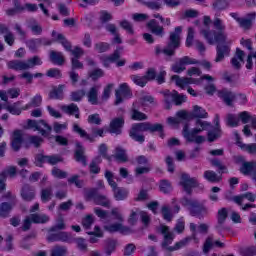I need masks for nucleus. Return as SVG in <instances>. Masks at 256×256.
<instances>
[{
  "label": "nucleus",
  "mask_w": 256,
  "mask_h": 256,
  "mask_svg": "<svg viewBox=\"0 0 256 256\" xmlns=\"http://www.w3.org/2000/svg\"><path fill=\"white\" fill-rule=\"evenodd\" d=\"M62 161L63 157L60 155L45 156L40 154L35 158L37 167H41L42 163H48V165H57V163H61Z\"/></svg>",
  "instance_id": "obj_18"
},
{
  "label": "nucleus",
  "mask_w": 256,
  "mask_h": 256,
  "mask_svg": "<svg viewBox=\"0 0 256 256\" xmlns=\"http://www.w3.org/2000/svg\"><path fill=\"white\" fill-rule=\"evenodd\" d=\"M52 37L54 41L61 43L66 51H70L71 55L73 56L71 58L72 69H83V63L79 61V58L82 57V55L85 53L83 48L75 47L71 50V43L65 39L63 34H59L55 31L52 32Z\"/></svg>",
  "instance_id": "obj_3"
},
{
  "label": "nucleus",
  "mask_w": 256,
  "mask_h": 256,
  "mask_svg": "<svg viewBox=\"0 0 256 256\" xmlns=\"http://www.w3.org/2000/svg\"><path fill=\"white\" fill-rule=\"evenodd\" d=\"M121 51H123V47H118L112 55L101 56L100 61L103 64V67H111V63H116L117 67H123L126 61L125 59L119 60V57H121Z\"/></svg>",
  "instance_id": "obj_11"
},
{
  "label": "nucleus",
  "mask_w": 256,
  "mask_h": 256,
  "mask_svg": "<svg viewBox=\"0 0 256 256\" xmlns=\"http://www.w3.org/2000/svg\"><path fill=\"white\" fill-rule=\"evenodd\" d=\"M201 80L208 82V85L204 87L207 95H213L215 91H217V88H215V84H213L215 82V78L213 76L206 74L201 76Z\"/></svg>",
  "instance_id": "obj_27"
},
{
  "label": "nucleus",
  "mask_w": 256,
  "mask_h": 256,
  "mask_svg": "<svg viewBox=\"0 0 256 256\" xmlns=\"http://www.w3.org/2000/svg\"><path fill=\"white\" fill-rule=\"evenodd\" d=\"M133 94L131 93V88L127 83H122L119 87V90L116 91V101L115 105L123 103V99H131Z\"/></svg>",
  "instance_id": "obj_19"
},
{
  "label": "nucleus",
  "mask_w": 256,
  "mask_h": 256,
  "mask_svg": "<svg viewBox=\"0 0 256 256\" xmlns=\"http://www.w3.org/2000/svg\"><path fill=\"white\" fill-rule=\"evenodd\" d=\"M19 95H21V89L19 88H10L8 91L0 90V99L2 101H8L9 97L17 99Z\"/></svg>",
  "instance_id": "obj_26"
},
{
  "label": "nucleus",
  "mask_w": 256,
  "mask_h": 256,
  "mask_svg": "<svg viewBox=\"0 0 256 256\" xmlns=\"http://www.w3.org/2000/svg\"><path fill=\"white\" fill-rule=\"evenodd\" d=\"M204 179L210 183H219V181H221V176L217 175L214 171L207 170L204 172Z\"/></svg>",
  "instance_id": "obj_48"
},
{
  "label": "nucleus",
  "mask_w": 256,
  "mask_h": 256,
  "mask_svg": "<svg viewBox=\"0 0 256 256\" xmlns=\"http://www.w3.org/2000/svg\"><path fill=\"white\" fill-rule=\"evenodd\" d=\"M21 197L24 201H33L35 199V188L25 185L22 188Z\"/></svg>",
  "instance_id": "obj_35"
},
{
  "label": "nucleus",
  "mask_w": 256,
  "mask_h": 256,
  "mask_svg": "<svg viewBox=\"0 0 256 256\" xmlns=\"http://www.w3.org/2000/svg\"><path fill=\"white\" fill-rule=\"evenodd\" d=\"M218 97H220V99H223V101L225 102L226 105H231V103H233V101H235V94L228 90L219 91Z\"/></svg>",
  "instance_id": "obj_40"
},
{
  "label": "nucleus",
  "mask_w": 256,
  "mask_h": 256,
  "mask_svg": "<svg viewBox=\"0 0 256 256\" xmlns=\"http://www.w3.org/2000/svg\"><path fill=\"white\" fill-rule=\"evenodd\" d=\"M125 124V120L123 118H115L110 122V133H114L115 135H119L121 133V129H123V125Z\"/></svg>",
  "instance_id": "obj_30"
},
{
  "label": "nucleus",
  "mask_w": 256,
  "mask_h": 256,
  "mask_svg": "<svg viewBox=\"0 0 256 256\" xmlns=\"http://www.w3.org/2000/svg\"><path fill=\"white\" fill-rule=\"evenodd\" d=\"M183 31V28L181 26H178L175 28L174 32L170 33V41L166 48L161 50L159 46H156V54L159 55V53H164V55H168V57H171L175 55V49H179L181 45V33Z\"/></svg>",
  "instance_id": "obj_6"
},
{
  "label": "nucleus",
  "mask_w": 256,
  "mask_h": 256,
  "mask_svg": "<svg viewBox=\"0 0 256 256\" xmlns=\"http://www.w3.org/2000/svg\"><path fill=\"white\" fill-rule=\"evenodd\" d=\"M114 177L113 172L106 170L105 178L107 179L108 185H110L114 191V199H116V201H125V199L129 197V190L125 188H117V183L113 180Z\"/></svg>",
  "instance_id": "obj_9"
},
{
  "label": "nucleus",
  "mask_w": 256,
  "mask_h": 256,
  "mask_svg": "<svg viewBox=\"0 0 256 256\" xmlns=\"http://www.w3.org/2000/svg\"><path fill=\"white\" fill-rule=\"evenodd\" d=\"M6 111L11 113V115H21L22 111H25L23 107L21 108V102H16L12 105L6 106Z\"/></svg>",
  "instance_id": "obj_46"
},
{
  "label": "nucleus",
  "mask_w": 256,
  "mask_h": 256,
  "mask_svg": "<svg viewBox=\"0 0 256 256\" xmlns=\"http://www.w3.org/2000/svg\"><path fill=\"white\" fill-rule=\"evenodd\" d=\"M160 231L164 236L162 247H167L168 245H171V243H173V239H175V235L173 234V232L169 231V227L167 226H161Z\"/></svg>",
  "instance_id": "obj_28"
},
{
  "label": "nucleus",
  "mask_w": 256,
  "mask_h": 256,
  "mask_svg": "<svg viewBox=\"0 0 256 256\" xmlns=\"http://www.w3.org/2000/svg\"><path fill=\"white\" fill-rule=\"evenodd\" d=\"M7 175L9 177H14L15 175H17V168L14 166H10L0 174V193L5 199H15V196H13L11 192H7L5 194V181H7Z\"/></svg>",
  "instance_id": "obj_12"
},
{
  "label": "nucleus",
  "mask_w": 256,
  "mask_h": 256,
  "mask_svg": "<svg viewBox=\"0 0 256 256\" xmlns=\"http://www.w3.org/2000/svg\"><path fill=\"white\" fill-rule=\"evenodd\" d=\"M116 248H117V240L108 239L106 241V246H105L106 254L111 255V253H113V251H115Z\"/></svg>",
  "instance_id": "obj_55"
},
{
  "label": "nucleus",
  "mask_w": 256,
  "mask_h": 256,
  "mask_svg": "<svg viewBox=\"0 0 256 256\" xmlns=\"http://www.w3.org/2000/svg\"><path fill=\"white\" fill-rule=\"evenodd\" d=\"M0 34L4 35V41L9 45L10 47L13 46L15 43V35L9 31V28L7 26L0 24Z\"/></svg>",
  "instance_id": "obj_29"
},
{
  "label": "nucleus",
  "mask_w": 256,
  "mask_h": 256,
  "mask_svg": "<svg viewBox=\"0 0 256 256\" xmlns=\"http://www.w3.org/2000/svg\"><path fill=\"white\" fill-rule=\"evenodd\" d=\"M41 103H43V97L40 94H36L34 97L31 98L28 104L23 106V109L27 111L35 107H41Z\"/></svg>",
  "instance_id": "obj_37"
},
{
  "label": "nucleus",
  "mask_w": 256,
  "mask_h": 256,
  "mask_svg": "<svg viewBox=\"0 0 256 256\" xmlns=\"http://www.w3.org/2000/svg\"><path fill=\"white\" fill-rule=\"evenodd\" d=\"M94 203L96 205H101L102 207H109V205H110L109 199H107V197L102 196V195L95 196Z\"/></svg>",
  "instance_id": "obj_57"
},
{
  "label": "nucleus",
  "mask_w": 256,
  "mask_h": 256,
  "mask_svg": "<svg viewBox=\"0 0 256 256\" xmlns=\"http://www.w3.org/2000/svg\"><path fill=\"white\" fill-rule=\"evenodd\" d=\"M83 153H85V149L83 148L81 143H76V161L83 163V165H87V161L85 160V155Z\"/></svg>",
  "instance_id": "obj_42"
},
{
  "label": "nucleus",
  "mask_w": 256,
  "mask_h": 256,
  "mask_svg": "<svg viewBox=\"0 0 256 256\" xmlns=\"http://www.w3.org/2000/svg\"><path fill=\"white\" fill-rule=\"evenodd\" d=\"M199 63L197 60L184 56L176 61L175 64L172 65V71L174 73H183L185 69H187V65H197Z\"/></svg>",
  "instance_id": "obj_14"
},
{
  "label": "nucleus",
  "mask_w": 256,
  "mask_h": 256,
  "mask_svg": "<svg viewBox=\"0 0 256 256\" xmlns=\"http://www.w3.org/2000/svg\"><path fill=\"white\" fill-rule=\"evenodd\" d=\"M187 75L188 77L182 78L178 75H173L171 77V81H173L177 87H180V89H185L189 87V85H201V83H203V80H201V69L197 67H191L187 70Z\"/></svg>",
  "instance_id": "obj_4"
},
{
  "label": "nucleus",
  "mask_w": 256,
  "mask_h": 256,
  "mask_svg": "<svg viewBox=\"0 0 256 256\" xmlns=\"http://www.w3.org/2000/svg\"><path fill=\"white\" fill-rule=\"evenodd\" d=\"M50 59L55 65H63V63H65V57H63V53L61 52H50Z\"/></svg>",
  "instance_id": "obj_47"
},
{
  "label": "nucleus",
  "mask_w": 256,
  "mask_h": 256,
  "mask_svg": "<svg viewBox=\"0 0 256 256\" xmlns=\"http://www.w3.org/2000/svg\"><path fill=\"white\" fill-rule=\"evenodd\" d=\"M245 199H247L248 201L253 202V201H255V195H253V193H251V192H247V193L242 194L240 196L234 197V201L238 205H241V203H243V201H245Z\"/></svg>",
  "instance_id": "obj_49"
},
{
  "label": "nucleus",
  "mask_w": 256,
  "mask_h": 256,
  "mask_svg": "<svg viewBox=\"0 0 256 256\" xmlns=\"http://www.w3.org/2000/svg\"><path fill=\"white\" fill-rule=\"evenodd\" d=\"M99 89H101V85L92 87L87 93L88 101L89 103H91V105L99 104V100H98Z\"/></svg>",
  "instance_id": "obj_34"
},
{
  "label": "nucleus",
  "mask_w": 256,
  "mask_h": 256,
  "mask_svg": "<svg viewBox=\"0 0 256 256\" xmlns=\"http://www.w3.org/2000/svg\"><path fill=\"white\" fill-rule=\"evenodd\" d=\"M213 25L218 32L202 30V35L210 45L218 43L215 62L221 63L229 55L232 41L225 33V23H223V20L216 18Z\"/></svg>",
  "instance_id": "obj_1"
},
{
  "label": "nucleus",
  "mask_w": 256,
  "mask_h": 256,
  "mask_svg": "<svg viewBox=\"0 0 256 256\" xmlns=\"http://www.w3.org/2000/svg\"><path fill=\"white\" fill-rule=\"evenodd\" d=\"M29 29H31L33 35H41V33H43V28L35 20H32L29 24Z\"/></svg>",
  "instance_id": "obj_58"
},
{
  "label": "nucleus",
  "mask_w": 256,
  "mask_h": 256,
  "mask_svg": "<svg viewBox=\"0 0 256 256\" xmlns=\"http://www.w3.org/2000/svg\"><path fill=\"white\" fill-rule=\"evenodd\" d=\"M71 234L67 232H60L53 236H48V241H63L64 243H71Z\"/></svg>",
  "instance_id": "obj_38"
},
{
  "label": "nucleus",
  "mask_w": 256,
  "mask_h": 256,
  "mask_svg": "<svg viewBox=\"0 0 256 256\" xmlns=\"http://www.w3.org/2000/svg\"><path fill=\"white\" fill-rule=\"evenodd\" d=\"M60 109L66 115H75L76 119H79V107L76 104L62 105Z\"/></svg>",
  "instance_id": "obj_36"
},
{
  "label": "nucleus",
  "mask_w": 256,
  "mask_h": 256,
  "mask_svg": "<svg viewBox=\"0 0 256 256\" xmlns=\"http://www.w3.org/2000/svg\"><path fill=\"white\" fill-rule=\"evenodd\" d=\"M213 247H220L223 248L225 247V244L222 243L219 240H216L215 242H213V238L212 237H208L204 243L203 246V252L204 253H209V251H211V249H213Z\"/></svg>",
  "instance_id": "obj_33"
},
{
  "label": "nucleus",
  "mask_w": 256,
  "mask_h": 256,
  "mask_svg": "<svg viewBox=\"0 0 256 256\" xmlns=\"http://www.w3.org/2000/svg\"><path fill=\"white\" fill-rule=\"evenodd\" d=\"M51 197H53V189L45 188L41 191V200L43 203H47L51 201Z\"/></svg>",
  "instance_id": "obj_54"
},
{
  "label": "nucleus",
  "mask_w": 256,
  "mask_h": 256,
  "mask_svg": "<svg viewBox=\"0 0 256 256\" xmlns=\"http://www.w3.org/2000/svg\"><path fill=\"white\" fill-rule=\"evenodd\" d=\"M133 110L131 113V119H133L134 121H145V119H147V115H145L143 112H139L137 111V107H139V103H134L133 104Z\"/></svg>",
  "instance_id": "obj_43"
},
{
  "label": "nucleus",
  "mask_w": 256,
  "mask_h": 256,
  "mask_svg": "<svg viewBox=\"0 0 256 256\" xmlns=\"http://www.w3.org/2000/svg\"><path fill=\"white\" fill-rule=\"evenodd\" d=\"M164 96L165 109H171V103H175L176 105H181L187 101V96L180 95L179 92L173 90L172 92L169 90H165L162 92Z\"/></svg>",
  "instance_id": "obj_10"
},
{
  "label": "nucleus",
  "mask_w": 256,
  "mask_h": 256,
  "mask_svg": "<svg viewBox=\"0 0 256 256\" xmlns=\"http://www.w3.org/2000/svg\"><path fill=\"white\" fill-rule=\"evenodd\" d=\"M147 27L152 33H154V35H158V37H163V27L159 26L156 20H151L150 22H148Z\"/></svg>",
  "instance_id": "obj_41"
},
{
  "label": "nucleus",
  "mask_w": 256,
  "mask_h": 256,
  "mask_svg": "<svg viewBox=\"0 0 256 256\" xmlns=\"http://www.w3.org/2000/svg\"><path fill=\"white\" fill-rule=\"evenodd\" d=\"M104 76H105V72L103 71V69H100V68H96L91 72H89V77L93 79V81H97V79H101V77H104Z\"/></svg>",
  "instance_id": "obj_59"
},
{
  "label": "nucleus",
  "mask_w": 256,
  "mask_h": 256,
  "mask_svg": "<svg viewBox=\"0 0 256 256\" xmlns=\"http://www.w3.org/2000/svg\"><path fill=\"white\" fill-rule=\"evenodd\" d=\"M111 49V45L107 42H98L94 45V50L97 53H105Z\"/></svg>",
  "instance_id": "obj_52"
},
{
  "label": "nucleus",
  "mask_w": 256,
  "mask_h": 256,
  "mask_svg": "<svg viewBox=\"0 0 256 256\" xmlns=\"http://www.w3.org/2000/svg\"><path fill=\"white\" fill-rule=\"evenodd\" d=\"M85 97V90H77L74 92H71L70 99L71 101L79 102L81 99Z\"/></svg>",
  "instance_id": "obj_60"
},
{
  "label": "nucleus",
  "mask_w": 256,
  "mask_h": 256,
  "mask_svg": "<svg viewBox=\"0 0 256 256\" xmlns=\"http://www.w3.org/2000/svg\"><path fill=\"white\" fill-rule=\"evenodd\" d=\"M23 145V131L15 130L11 135V147L14 151H19Z\"/></svg>",
  "instance_id": "obj_24"
},
{
  "label": "nucleus",
  "mask_w": 256,
  "mask_h": 256,
  "mask_svg": "<svg viewBox=\"0 0 256 256\" xmlns=\"http://www.w3.org/2000/svg\"><path fill=\"white\" fill-rule=\"evenodd\" d=\"M242 175H249L256 182V162H244L240 167Z\"/></svg>",
  "instance_id": "obj_23"
},
{
  "label": "nucleus",
  "mask_w": 256,
  "mask_h": 256,
  "mask_svg": "<svg viewBox=\"0 0 256 256\" xmlns=\"http://www.w3.org/2000/svg\"><path fill=\"white\" fill-rule=\"evenodd\" d=\"M214 125H216V127L208 131V141L210 142H213L216 139H219V137H221V126H219V115L215 116Z\"/></svg>",
  "instance_id": "obj_25"
},
{
  "label": "nucleus",
  "mask_w": 256,
  "mask_h": 256,
  "mask_svg": "<svg viewBox=\"0 0 256 256\" xmlns=\"http://www.w3.org/2000/svg\"><path fill=\"white\" fill-rule=\"evenodd\" d=\"M161 212L165 221H171V219H173V210H171L169 206H163Z\"/></svg>",
  "instance_id": "obj_62"
},
{
  "label": "nucleus",
  "mask_w": 256,
  "mask_h": 256,
  "mask_svg": "<svg viewBox=\"0 0 256 256\" xmlns=\"http://www.w3.org/2000/svg\"><path fill=\"white\" fill-rule=\"evenodd\" d=\"M42 44H43V40L41 39H32L26 43L27 47L31 51H35V49H37L38 47H41Z\"/></svg>",
  "instance_id": "obj_63"
},
{
  "label": "nucleus",
  "mask_w": 256,
  "mask_h": 256,
  "mask_svg": "<svg viewBox=\"0 0 256 256\" xmlns=\"http://www.w3.org/2000/svg\"><path fill=\"white\" fill-rule=\"evenodd\" d=\"M244 58H245V52H243L240 49H237L235 56L231 60L232 66L235 69H240L241 68V63H243Z\"/></svg>",
  "instance_id": "obj_39"
},
{
  "label": "nucleus",
  "mask_w": 256,
  "mask_h": 256,
  "mask_svg": "<svg viewBox=\"0 0 256 256\" xmlns=\"http://www.w3.org/2000/svg\"><path fill=\"white\" fill-rule=\"evenodd\" d=\"M66 251L65 247L56 246L52 249L51 256H65Z\"/></svg>",
  "instance_id": "obj_64"
},
{
  "label": "nucleus",
  "mask_w": 256,
  "mask_h": 256,
  "mask_svg": "<svg viewBox=\"0 0 256 256\" xmlns=\"http://www.w3.org/2000/svg\"><path fill=\"white\" fill-rule=\"evenodd\" d=\"M114 157L119 161V163H127V161L129 160V158L127 157V152L121 147H117L115 149Z\"/></svg>",
  "instance_id": "obj_45"
},
{
  "label": "nucleus",
  "mask_w": 256,
  "mask_h": 256,
  "mask_svg": "<svg viewBox=\"0 0 256 256\" xmlns=\"http://www.w3.org/2000/svg\"><path fill=\"white\" fill-rule=\"evenodd\" d=\"M189 227L195 243H199V239H197V233H202L204 235L209 233V224L201 223L199 226H197L195 223H190Z\"/></svg>",
  "instance_id": "obj_21"
},
{
  "label": "nucleus",
  "mask_w": 256,
  "mask_h": 256,
  "mask_svg": "<svg viewBox=\"0 0 256 256\" xmlns=\"http://www.w3.org/2000/svg\"><path fill=\"white\" fill-rule=\"evenodd\" d=\"M190 119H193V114L185 110H180L176 113V117H169L167 123L171 127H177L181 121H190Z\"/></svg>",
  "instance_id": "obj_16"
},
{
  "label": "nucleus",
  "mask_w": 256,
  "mask_h": 256,
  "mask_svg": "<svg viewBox=\"0 0 256 256\" xmlns=\"http://www.w3.org/2000/svg\"><path fill=\"white\" fill-rule=\"evenodd\" d=\"M113 89H115V84L110 83V84L106 85L103 89L101 100L107 101L109 99V97H111V92L113 91Z\"/></svg>",
  "instance_id": "obj_51"
},
{
  "label": "nucleus",
  "mask_w": 256,
  "mask_h": 256,
  "mask_svg": "<svg viewBox=\"0 0 256 256\" xmlns=\"http://www.w3.org/2000/svg\"><path fill=\"white\" fill-rule=\"evenodd\" d=\"M130 79L135 85H138V87H145L147 85V78H145V76L132 75Z\"/></svg>",
  "instance_id": "obj_53"
},
{
  "label": "nucleus",
  "mask_w": 256,
  "mask_h": 256,
  "mask_svg": "<svg viewBox=\"0 0 256 256\" xmlns=\"http://www.w3.org/2000/svg\"><path fill=\"white\" fill-rule=\"evenodd\" d=\"M234 135L236 137L238 147H241L243 151L250 153V155H256V144L255 143L243 144V142L239 141V133L234 132Z\"/></svg>",
  "instance_id": "obj_32"
},
{
  "label": "nucleus",
  "mask_w": 256,
  "mask_h": 256,
  "mask_svg": "<svg viewBox=\"0 0 256 256\" xmlns=\"http://www.w3.org/2000/svg\"><path fill=\"white\" fill-rule=\"evenodd\" d=\"M63 91H65V85L54 87L49 93L50 99H63Z\"/></svg>",
  "instance_id": "obj_44"
},
{
  "label": "nucleus",
  "mask_w": 256,
  "mask_h": 256,
  "mask_svg": "<svg viewBox=\"0 0 256 256\" xmlns=\"http://www.w3.org/2000/svg\"><path fill=\"white\" fill-rule=\"evenodd\" d=\"M232 16L236 19L238 25H240V27L242 29L247 30V29H251V27H253V21H255L256 14L250 13L242 18L235 17V15H232Z\"/></svg>",
  "instance_id": "obj_22"
},
{
  "label": "nucleus",
  "mask_w": 256,
  "mask_h": 256,
  "mask_svg": "<svg viewBox=\"0 0 256 256\" xmlns=\"http://www.w3.org/2000/svg\"><path fill=\"white\" fill-rule=\"evenodd\" d=\"M193 116L197 117L198 119H207V117H209V114L205 109L196 105L193 108Z\"/></svg>",
  "instance_id": "obj_50"
},
{
  "label": "nucleus",
  "mask_w": 256,
  "mask_h": 256,
  "mask_svg": "<svg viewBox=\"0 0 256 256\" xmlns=\"http://www.w3.org/2000/svg\"><path fill=\"white\" fill-rule=\"evenodd\" d=\"M180 185L183 187L184 191L189 194L193 188L199 185V182H197L196 178H190L189 174H182Z\"/></svg>",
  "instance_id": "obj_20"
},
{
  "label": "nucleus",
  "mask_w": 256,
  "mask_h": 256,
  "mask_svg": "<svg viewBox=\"0 0 256 256\" xmlns=\"http://www.w3.org/2000/svg\"><path fill=\"white\" fill-rule=\"evenodd\" d=\"M41 58L39 56H34L25 61L21 60H11L7 62L8 69H13L14 71H27V69H33L37 65H42Z\"/></svg>",
  "instance_id": "obj_7"
},
{
  "label": "nucleus",
  "mask_w": 256,
  "mask_h": 256,
  "mask_svg": "<svg viewBox=\"0 0 256 256\" xmlns=\"http://www.w3.org/2000/svg\"><path fill=\"white\" fill-rule=\"evenodd\" d=\"M73 131L74 133H78V135L82 139L90 141V143H93V141H95V137H103V133H105V130L101 128H93L91 134H88L87 131L80 128L78 124L73 125Z\"/></svg>",
  "instance_id": "obj_13"
},
{
  "label": "nucleus",
  "mask_w": 256,
  "mask_h": 256,
  "mask_svg": "<svg viewBox=\"0 0 256 256\" xmlns=\"http://www.w3.org/2000/svg\"><path fill=\"white\" fill-rule=\"evenodd\" d=\"M104 229L105 231H108V233H127V229L123 226V222L105 224Z\"/></svg>",
  "instance_id": "obj_31"
},
{
  "label": "nucleus",
  "mask_w": 256,
  "mask_h": 256,
  "mask_svg": "<svg viewBox=\"0 0 256 256\" xmlns=\"http://www.w3.org/2000/svg\"><path fill=\"white\" fill-rule=\"evenodd\" d=\"M27 127L28 129H33L34 131H39L41 135L46 136L51 133V126L47 124V122L40 120V121H35V120H28L27 121Z\"/></svg>",
  "instance_id": "obj_15"
},
{
  "label": "nucleus",
  "mask_w": 256,
  "mask_h": 256,
  "mask_svg": "<svg viewBox=\"0 0 256 256\" xmlns=\"http://www.w3.org/2000/svg\"><path fill=\"white\" fill-rule=\"evenodd\" d=\"M227 125L228 127H238L239 126V116L235 114L227 115Z\"/></svg>",
  "instance_id": "obj_56"
},
{
  "label": "nucleus",
  "mask_w": 256,
  "mask_h": 256,
  "mask_svg": "<svg viewBox=\"0 0 256 256\" xmlns=\"http://www.w3.org/2000/svg\"><path fill=\"white\" fill-rule=\"evenodd\" d=\"M49 216L45 214H31L26 217L23 224V231H28L31 228V223H47Z\"/></svg>",
  "instance_id": "obj_17"
},
{
  "label": "nucleus",
  "mask_w": 256,
  "mask_h": 256,
  "mask_svg": "<svg viewBox=\"0 0 256 256\" xmlns=\"http://www.w3.org/2000/svg\"><path fill=\"white\" fill-rule=\"evenodd\" d=\"M211 129V122H207L205 120H201L200 118L196 119L194 128L189 131V125H185L183 128V137L189 143H203L205 141V137L199 136V133H203V131H208Z\"/></svg>",
  "instance_id": "obj_2"
},
{
  "label": "nucleus",
  "mask_w": 256,
  "mask_h": 256,
  "mask_svg": "<svg viewBox=\"0 0 256 256\" xmlns=\"http://www.w3.org/2000/svg\"><path fill=\"white\" fill-rule=\"evenodd\" d=\"M11 209H13V205L9 203H2L0 205V217H7L9 215Z\"/></svg>",
  "instance_id": "obj_61"
},
{
  "label": "nucleus",
  "mask_w": 256,
  "mask_h": 256,
  "mask_svg": "<svg viewBox=\"0 0 256 256\" xmlns=\"http://www.w3.org/2000/svg\"><path fill=\"white\" fill-rule=\"evenodd\" d=\"M181 203L184 207H187L190 211V215H192V217H197V219H203V217H207L209 213V210L205 208V206H201L197 200L183 198Z\"/></svg>",
  "instance_id": "obj_8"
},
{
  "label": "nucleus",
  "mask_w": 256,
  "mask_h": 256,
  "mask_svg": "<svg viewBox=\"0 0 256 256\" xmlns=\"http://www.w3.org/2000/svg\"><path fill=\"white\" fill-rule=\"evenodd\" d=\"M143 131H151V133H154V131H163V125L151 123L134 124L130 130V137L138 143H143L145 141V137L141 135Z\"/></svg>",
  "instance_id": "obj_5"
}]
</instances>
